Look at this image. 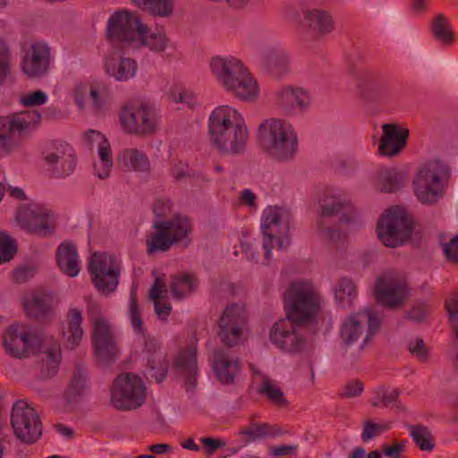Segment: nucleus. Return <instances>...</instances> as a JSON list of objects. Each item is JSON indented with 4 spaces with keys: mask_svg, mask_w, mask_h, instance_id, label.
Wrapping results in <instances>:
<instances>
[{
    "mask_svg": "<svg viewBox=\"0 0 458 458\" xmlns=\"http://www.w3.org/2000/svg\"><path fill=\"white\" fill-rule=\"evenodd\" d=\"M382 131L378 145L379 154L389 157L397 156L406 146L409 130L400 128L396 123H385Z\"/></svg>",
    "mask_w": 458,
    "mask_h": 458,
    "instance_id": "obj_20",
    "label": "nucleus"
},
{
    "mask_svg": "<svg viewBox=\"0 0 458 458\" xmlns=\"http://www.w3.org/2000/svg\"><path fill=\"white\" fill-rule=\"evenodd\" d=\"M85 301L87 303V313L92 322V330H95L98 325L110 326L108 321L102 316L100 305L91 296L85 297Z\"/></svg>",
    "mask_w": 458,
    "mask_h": 458,
    "instance_id": "obj_52",
    "label": "nucleus"
},
{
    "mask_svg": "<svg viewBox=\"0 0 458 458\" xmlns=\"http://www.w3.org/2000/svg\"><path fill=\"white\" fill-rule=\"evenodd\" d=\"M363 383L360 380H353L347 383L343 387L341 396L344 398H352L359 396L363 392Z\"/></svg>",
    "mask_w": 458,
    "mask_h": 458,
    "instance_id": "obj_62",
    "label": "nucleus"
},
{
    "mask_svg": "<svg viewBox=\"0 0 458 458\" xmlns=\"http://www.w3.org/2000/svg\"><path fill=\"white\" fill-rule=\"evenodd\" d=\"M242 120L237 110L228 106H218L211 113L208 120L209 135H215Z\"/></svg>",
    "mask_w": 458,
    "mask_h": 458,
    "instance_id": "obj_27",
    "label": "nucleus"
},
{
    "mask_svg": "<svg viewBox=\"0 0 458 458\" xmlns=\"http://www.w3.org/2000/svg\"><path fill=\"white\" fill-rule=\"evenodd\" d=\"M16 221L22 229L40 237L52 235L55 229L53 212L38 203L21 206Z\"/></svg>",
    "mask_w": 458,
    "mask_h": 458,
    "instance_id": "obj_10",
    "label": "nucleus"
},
{
    "mask_svg": "<svg viewBox=\"0 0 458 458\" xmlns=\"http://www.w3.org/2000/svg\"><path fill=\"white\" fill-rule=\"evenodd\" d=\"M146 30L140 20L126 11L115 12L107 22V38L115 43L137 46Z\"/></svg>",
    "mask_w": 458,
    "mask_h": 458,
    "instance_id": "obj_12",
    "label": "nucleus"
},
{
    "mask_svg": "<svg viewBox=\"0 0 458 458\" xmlns=\"http://www.w3.org/2000/svg\"><path fill=\"white\" fill-rule=\"evenodd\" d=\"M249 138L244 120L210 136L212 143L223 153L237 155L242 152Z\"/></svg>",
    "mask_w": 458,
    "mask_h": 458,
    "instance_id": "obj_16",
    "label": "nucleus"
},
{
    "mask_svg": "<svg viewBox=\"0 0 458 458\" xmlns=\"http://www.w3.org/2000/svg\"><path fill=\"white\" fill-rule=\"evenodd\" d=\"M27 315L39 318L47 315L53 309V299L46 293H33L24 301Z\"/></svg>",
    "mask_w": 458,
    "mask_h": 458,
    "instance_id": "obj_34",
    "label": "nucleus"
},
{
    "mask_svg": "<svg viewBox=\"0 0 458 458\" xmlns=\"http://www.w3.org/2000/svg\"><path fill=\"white\" fill-rule=\"evenodd\" d=\"M409 286L404 279L391 278L387 282L380 279L375 289L377 301L385 307L397 308L408 295Z\"/></svg>",
    "mask_w": 458,
    "mask_h": 458,
    "instance_id": "obj_19",
    "label": "nucleus"
},
{
    "mask_svg": "<svg viewBox=\"0 0 458 458\" xmlns=\"http://www.w3.org/2000/svg\"><path fill=\"white\" fill-rule=\"evenodd\" d=\"M335 297L343 306H351L357 297V286L347 277L341 278L335 288Z\"/></svg>",
    "mask_w": 458,
    "mask_h": 458,
    "instance_id": "obj_45",
    "label": "nucleus"
},
{
    "mask_svg": "<svg viewBox=\"0 0 458 458\" xmlns=\"http://www.w3.org/2000/svg\"><path fill=\"white\" fill-rule=\"evenodd\" d=\"M89 273L96 289L104 294L116 291L121 275V266L116 258L105 252L91 255Z\"/></svg>",
    "mask_w": 458,
    "mask_h": 458,
    "instance_id": "obj_8",
    "label": "nucleus"
},
{
    "mask_svg": "<svg viewBox=\"0 0 458 458\" xmlns=\"http://www.w3.org/2000/svg\"><path fill=\"white\" fill-rule=\"evenodd\" d=\"M276 106L288 116L302 113L310 104V96L300 87L283 86L276 92Z\"/></svg>",
    "mask_w": 458,
    "mask_h": 458,
    "instance_id": "obj_18",
    "label": "nucleus"
},
{
    "mask_svg": "<svg viewBox=\"0 0 458 458\" xmlns=\"http://www.w3.org/2000/svg\"><path fill=\"white\" fill-rule=\"evenodd\" d=\"M284 308L287 318L303 326L310 323L319 312L320 297L311 286L295 282L286 291Z\"/></svg>",
    "mask_w": 458,
    "mask_h": 458,
    "instance_id": "obj_3",
    "label": "nucleus"
},
{
    "mask_svg": "<svg viewBox=\"0 0 458 458\" xmlns=\"http://www.w3.org/2000/svg\"><path fill=\"white\" fill-rule=\"evenodd\" d=\"M281 216L282 210L277 208L267 209L263 216V248L266 250L265 259L267 260H269L271 257V250L274 248L273 242L276 233L275 228L281 223Z\"/></svg>",
    "mask_w": 458,
    "mask_h": 458,
    "instance_id": "obj_29",
    "label": "nucleus"
},
{
    "mask_svg": "<svg viewBox=\"0 0 458 458\" xmlns=\"http://www.w3.org/2000/svg\"><path fill=\"white\" fill-rule=\"evenodd\" d=\"M430 311V306L425 301H416L406 312L405 318L415 323L423 322Z\"/></svg>",
    "mask_w": 458,
    "mask_h": 458,
    "instance_id": "obj_54",
    "label": "nucleus"
},
{
    "mask_svg": "<svg viewBox=\"0 0 458 458\" xmlns=\"http://www.w3.org/2000/svg\"><path fill=\"white\" fill-rule=\"evenodd\" d=\"M47 100V94L41 89L25 94L21 97V103L24 106H36L44 105Z\"/></svg>",
    "mask_w": 458,
    "mask_h": 458,
    "instance_id": "obj_57",
    "label": "nucleus"
},
{
    "mask_svg": "<svg viewBox=\"0 0 458 458\" xmlns=\"http://www.w3.org/2000/svg\"><path fill=\"white\" fill-rule=\"evenodd\" d=\"M168 363H157L154 360H148L147 375L149 378L155 379L157 383L163 382L167 375Z\"/></svg>",
    "mask_w": 458,
    "mask_h": 458,
    "instance_id": "obj_55",
    "label": "nucleus"
},
{
    "mask_svg": "<svg viewBox=\"0 0 458 458\" xmlns=\"http://www.w3.org/2000/svg\"><path fill=\"white\" fill-rule=\"evenodd\" d=\"M106 72L118 81H126L133 78L137 72L138 65L131 58H122L117 60L114 57H108L105 63Z\"/></svg>",
    "mask_w": 458,
    "mask_h": 458,
    "instance_id": "obj_31",
    "label": "nucleus"
},
{
    "mask_svg": "<svg viewBox=\"0 0 458 458\" xmlns=\"http://www.w3.org/2000/svg\"><path fill=\"white\" fill-rule=\"evenodd\" d=\"M244 64L238 58L229 56H215L210 60V69L216 81L225 89L231 86L232 81L240 75Z\"/></svg>",
    "mask_w": 458,
    "mask_h": 458,
    "instance_id": "obj_22",
    "label": "nucleus"
},
{
    "mask_svg": "<svg viewBox=\"0 0 458 458\" xmlns=\"http://www.w3.org/2000/svg\"><path fill=\"white\" fill-rule=\"evenodd\" d=\"M358 314H362L366 318V327L368 330V335H369L370 341L374 335L379 330L381 327V321L379 318L370 310L359 312Z\"/></svg>",
    "mask_w": 458,
    "mask_h": 458,
    "instance_id": "obj_61",
    "label": "nucleus"
},
{
    "mask_svg": "<svg viewBox=\"0 0 458 458\" xmlns=\"http://www.w3.org/2000/svg\"><path fill=\"white\" fill-rule=\"evenodd\" d=\"M353 210L352 206L339 201H332L329 204L322 205L321 216L329 217L333 216L341 215L340 220L344 223H349L352 220Z\"/></svg>",
    "mask_w": 458,
    "mask_h": 458,
    "instance_id": "obj_48",
    "label": "nucleus"
},
{
    "mask_svg": "<svg viewBox=\"0 0 458 458\" xmlns=\"http://www.w3.org/2000/svg\"><path fill=\"white\" fill-rule=\"evenodd\" d=\"M388 424H378L375 423L370 420H368L364 422L363 431L361 433V439L364 442H368L376 437L379 436L381 433L388 430Z\"/></svg>",
    "mask_w": 458,
    "mask_h": 458,
    "instance_id": "obj_56",
    "label": "nucleus"
},
{
    "mask_svg": "<svg viewBox=\"0 0 458 458\" xmlns=\"http://www.w3.org/2000/svg\"><path fill=\"white\" fill-rule=\"evenodd\" d=\"M407 348L411 353L416 356L420 360L426 361L428 358V351L422 338L418 337L408 343Z\"/></svg>",
    "mask_w": 458,
    "mask_h": 458,
    "instance_id": "obj_58",
    "label": "nucleus"
},
{
    "mask_svg": "<svg viewBox=\"0 0 458 458\" xmlns=\"http://www.w3.org/2000/svg\"><path fill=\"white\" fill-rule=\"evenodd\" d=\"M169 96L174 103L185 104L190 107L194 105V98L185 89L173 88L170 89Z\"/></svg>",
    "mask_w": 458,
    "mask_h": 458,
    "instance_id": "obj_60",
    "label": "nucleus"
},
{
    "mask_svg": "<svg viewBox=\"0 0 458 458\" xmlns=\"http://www.w3.org/2000/svg\"><path fill=\"white\" fill-rule=\"evenodd\" d=\"M49 55L47 45L41 42L32 44L21 62L22 71L30 78L43 76L49 69Z\"/></svg>",
    "mask_w": 458,
    "mask_h": 458,
    "instance_id": "obj_21",
    "label": "nucleus"
},
{
    "mask_svg": "<svg viewBox=\"0 0 458 458\" xmlns=\"http://www.w3.org/2000/svg\"><path fill=\"white\" fill-rule=\"evenodd\" d=\"M129 315L133 329L139 334H143L145 328L143 326V320L140 314L137 293L135 289H132L130 294Z\"/></svg>",
    "mask_w": 458,
    "mask_h": 458,
    "instance_id": "obj_51",
    "label": "nucleus"
},
{
    "mask_svg": "<svg viewBox=\"0 0 458 458\" xmlns=\"http://www.w3.org/2000/svg\"><path fill=\"white\" fill-rule=\"evenodd\" d=\"M259 142L263 151L277 162L293 160L298 152V136L285 120L269 118L259 127Z\"/></svg>",
    "mask_w": 458,
    "mask_h": 458,
    "instance_id": "obj_2",
    "label": "nucleus"
},
{
    "mask_svg": "<svg viewBox=\"0 0 458 458\" xmlns=\"http://www.w3.org/2000/svg\"><path fill=\"white\" fill-rule=\"evenodd\" d=\"M56 259L60 269L71 277L76 276L80 270L77 249L72 242H64L56 250Z\"/></svg>",
    "mask_w": 458,
    "mask_h": 458,
    "instance_id": "obj_28",
    "label": "nucleus"
},
{
    "mask_svg": "<svg viewBox=\"0 0 458 458\" xmlns=\"http://www.w3.org/2000/svg\"><path fill=\"white\" fill-rule=\"evenodd\" d=\"M175 367L178 372L183 377L185 384L189 388H194L197 384L199 369L197 365V348L190 346L182 351L175 360Z\"/></svg>",
    "mask_w": 458,
    "mask_h": 458,
    "instance_id": "obj_25",
    "label": "nucleus"
},
{
    "mask_svg": "<svg viewBox=\"0 0 458 458\" xmlns=\"http://www.w3.org/2000/svg\"><path fill=\"white\" fill-rule=\"evenodd\" d=\"M258 393L266 396L267 399L276 407H286L289 403L283 391L267 376H262Z\"/></svg>",
    "mask_w": 458,
    "mask_h": 458,
    "instance_id": "obj_38",
    "label": "nucleus"
},
{
    "mask_svg": "<svg viewBox=\"0 0 458 458\" xmlns=\"http://www.w3.org/2000/svg\"><path fill=\"white\" fill-rule=\"evenodd\" d=\"M146 399V386L140 377L132 373L119 375L111 388V403L116 410L136 409Z\"/></svg>",
    "mask_w": 458,
    "mask_h": 458,
    "instance_id": "obj_7",
    "label": "nucleus"
},
{
    "mask_svg": "<svg viewBox=\"0 0 458 458\" xmlns=\"http://www.w3.org/2000/svg\"><path fill=\"white\" fill-rule=\"evenodd\" d=\"M87 389L86 371L77 367L73 372L69 386L65 392L66 399L69 403L75 402Z\"/></svg>",
    "mask_w": 458,
    "mask_h": 458,
    "instance_id": "obj_46",
    "label": "nucleus"
},
{
    "mask_svg": "<svg viewBox=\"0 0 458 458\" xmlns=\"http://www.w3.org/2000/svg\"><path fill=\"white\" fill-rule=\"evenodd\" d=\"M82 313L79 309H69L62 322V335L70 349H75L81 343L84 332L81 327Z\"/></svg>",
    "mask_w": 458,
    "mask_h": 458,
    "instance_id": "obj_23",
    "label": "nucleus"
},
{
    "mask_svg": "<svg viewBox=\"0 0 458 458\" xmlns=\"http://www.w3.org/2000/svg\"><path fill=\"white\" fill-rule=\"evenodd\" d=\"M95 359L100 366L110 365L117 360L120 349L110 326L98 325L92 330Z\"/></svg>",
    "mask_w": 458,
    "mask_h": 458,
    "instance_id": "obj_15",
    "label": "nucleus"
},
{
    "mask_svg": "<svg viewBox=\"0 0 458 458\" xmlns=\"http://www.w3.org/2000/svg\"><path fill=\"white\" fill-rule=\"evenodd\" d=\"M296 326L287 318L276 322L270 329V341L284 352L290 353L301 352L306 346V339L298 332Z\"/></svg>",
    "mask_w": 458,
    "mask_h": 458,
    "instance_id": "obj_14",
    "label": "nucleus"
},
{
    "mask_svg": "<svg viewBox=\"0 0 458 458\" xmlns=\"http://www.w3.org/2000/svg\"><path fill=\"white\" fill-rule=\"evenodd\" d=\"M44 160L51 176L65 177L73 173L76 160L74 150L67 143H58L44 153Z\"/></svg>",
    "mask_w": 458,
    "mask_h": 458,
    "instance_id": "obj_17",
    "label": "nucleus"
},
{
    "mask_svg": "<svg viewBox=\"0 0 458 458\" xmlns=\"http://www.w3.org/2000/svg\"><path fill=\"white\" fill-rule=\"evenodd\" d=\"M430 31L434 38L444 47H450L454 42V33L449 20L444 14H437L432 21Z\"/></svg>",
    "mask_w": 458,
    "mask_h": 458,
    "instance_id": "obj_35",
    "label": "nucleus"
},
{
    "mask_svg": "<svg viewBox=\"0 0 458 458\" xmlns=\"http://www.w3.org/2000/svg\"><path fill=\"white\" fill-rule=\"evenodd\" d=\"M400 391L398 389H388L379 386L375 390L374 395L370 400L373 407H389L393 405L394 408L403 411V408L399 402Z\"/></svg>",
    "mask_w": 458,
    "mask_h": 458,
    "instance_id": "obj_40",
    "label": "nucleus"
},
{
    "mask_svg": "<svg viewBox=\"0 0 458 458\" xmlns=\"http://www.w3.org/2000/svg\"><path fill=\"white\" fill-rule=\"evenodd\" d=\"M198 286L197 278L191 274H178L172 276L170 290L176 299H182L191 294Z\"/></svg>",
    "mask_w": 458,
    "mask_h": 458,
    "instance_id": "obj_37",
    "label": "nucleus"
},
{
    "mask_svg": "<svg viewBox=\"0 0 458 458\" xmlns=\"http://www.w3.org/2000/svg\"><path fill=\"white\" fill-rule=\"evenodd\" d=\"M100 165H103V169L98 174V178L105 179L109 176L111 167L113 166L112 151L109 142L105 143L98 148Z\"/></svg>",
    "mask_w": 458,
    "mask_h": 458,
    "instance_id": "obj_53",
    "label": "nucleus"
},
{
    "mask_svg": "<svg viewBox=\"0 0 458 458\" xmlns=\"http://www.w3.org/2000/svg\"><path fill=\"white\" fill-rule=\"evenodd\" d=\"M117 165L123 171L145 173L150 170V162L145 152L138 148H124L116 158Z\"/></svg>",
    "mask_w": 458,
    "mask_h": 458,
    "instance_id": "obj_26",
    "label": "nucleus"
},
{
    "mask_svg": "<svg viewBox=\"0 0 458 458\" xmlns=\"http://www.w3.org/2000/svg\"><path fill=\"white\" fill-rule=\"evenodd\" d=\"M160 223L168 227V233L174 244L186 238L192 229L190 219L181 216H176L170 220L160 221Z\"/></svg>",
    "mask_w": 458,
    "mask_h": 458,
    "instance_id": "obj_39",
    "label": "nucleus"
},
{
    "mask_svg": "<svg viewBox=\"0 0 458 458\" xmlns=\"http://www.w3.org/2000/svg\"><path fill=\"white\" fill-rule=\"evenodd\" d=\"M405 174L395 169L381 173L379 179L380 190L385 192H394L401 189L405 182Z\"/></svg>",
    "mask_w": 458,
    "mask_h": 458,
    "instance_id": "obj_47",
    "label": "nucleus"
},
{
    "mask_svg": "<svg viewBox=\"0 0 458 458\" xmlns=\"http://www.w3.org/2000/svg\"><path fill=\"white\" fill-rule=\"evenodd\" d=\"M137 46H147L150 50L162 52L165 49L167 46L168 39L166 38L165 34L162 33H153L150 35H147V30L142 32Z\"/></svg>",
    "mask_w": 458,
    "mask_h": 458,
    "instance_id": "obj_49",
    "label": "nucleus"
},
{
    "mask_svg": "<svg viewBox=\"0 0 458 458\" xmlns=\"http://www.w3.org/2000/svg\"><path fill=\"white\" fill-rule=\"evenodd\" d=\"M264 65L272 72L282 73L288 69L289 55L279 48H269L261 54Z\"/></svg>",
    "mask_w": 458,
    "mask_h": 458,
    "instance_id": "obj_36",
    "label": "nucleus"
},
{
    "mask_svg": "<svg viewBox=\"0 0 458 458\" xmlns=\"http://www.w3.org/2000/svg\"><path fill=\"white\" fill-rule=\"evenodd\" d=\"M380 242L388 248L405 244L415 233V222L403 209L389 208L378 220L377 226Z\"/></svg>",
    "mask_w": 458,
    "mask_h": 458,
    "instance_id": "obj_4",
    "label": "nucleus"
},
{
    "mask_svg": "<svg viewBox=\"0 0 458 458\" xmlns=\"http://www.w3.org/2000/svg\"><path fill=\"white\" fill-rule=\"evenodd\" d=\"M170 174L173 178L178 182H182L190 180L193 184H200L201 182H208L210 180L206 178L201 173H197L189 168L187 164L178 161L174 163L171 169Z\"/></svg>",
    "mask_w": 458,
    "mask_h": 458,
    "instance_id": "obj_44",
    "label": "nucleus"
},
{
    "mask_svg": "<svg viewBox=\"0 0 458 458\" xmlns=\"http://www.w3.org/2000/svg\"><path fill=\"white\" fill-rule=\"evenodd\" d=\"M39 344L36 334L19 324L9 326L3 335L4 351L14 359L29 357L38 348Z\"/></svg>",
    "mask_w": 458,
    "mask_h": 458,
    "instance_id": "obj_13",
    "label": "nucleus"
},
{
    "mask_svg": "<svg viewBox=\"0 0 458 458\" xmlns=\"http://www.w3.org/2000/svg\"><path fill=\"white\" fill-rule=\"evenodd\" d=\"M248 329V313L240 303L227 305L220 315L217 335L224 347L214 350L212 364L216 377L223 384H232L239 371L240 360L230 351L243 342Z\"/></svg>",
    "mask_w": 458,
    "mask_h": 458,
    "instance_id": "obj_1",
    "label": "nucleus"
},
{
    "mask_svg": "<svg viewBox=\"0 0 458 458\" xmlns=\"http://www.w3.org/2000/svg\"><path fill=\"white\" fill-rule=\"evenodd\" d=\"M143 11L154 16L169 17L174 13L172 0H132Z\"/></svg>",
    "mask_w": 458,
    "mask_h": 458,
    "instance_id": "obj_42",
    "label": "nucleus"
},
{
    "mask_svg": "<svg viewBox=\"0 0 458 458\" xmlns=\"http://www.w3.org/2000/svg\"><path fill=\"white\" fill-rule=\"evenodd\" d=\"M443 250L449 261L458 264V235H454L443 244Z\"/></svg>",
    "mask_w": 458,
    "mask_h": 458,
    "instance_id": "obj_63",
    "label": "nucleus"
},
{
    "mask_svg": "<svg viewBox=\"0 0 458 458\" xmlns=\"http://www.w3.org/2000/svg\"><path fill=\"white\" fill-rule=\"evenodd\" d=\"M319 234L321 238L325 241L332 242L338 246L341 242H344L345 235L344 233L339 230L333 229L330 227H319Z\"/></svg>",
    "mask_w": 458,
    "mask_h": 458,
    "instance_id": "obj_59",
    "label": "nucleus"
},
{
    "mask_svg": "<svg viewBox=\"0 0 458 458\" xmlns=\"http://www.w3.org/2000/svg\"><path fill=\"white\" fill-rule=\"evenodd\" d=\"M361 93L368 100L382 101L390 96L391 88L385 81L373 79L364 85Z\"/></svg>",
    "mask_w": 458,
    "mask_h": 458,
    "instance_id": "obj_43",
    "label": "nucleus"
},
{
    "mask_svg": "<svg viewBox=\"0 0 458 458\" xmlns=\"http://www.w3.org/2000/svg\"><path fill=\"white\" fill-rule=\"evenodd\" d=\"M342 356L352 365L369 343L366 318L362 314H352L342 323L339 332Z\"/></svg>",
    "mask_w": 458,
    "mask_h": 458,
    "instance_id": "obj_6",
    "label": "nucleus"
},
{
    "mask_svg": "<svg viewBox=\"0 0 458 458\" xmlns=\"http://www.w3.org/2000/svg\"><path fill=\"white\" fill-rule=\"evenodd\" d=\"M153 228L156 231L150 233L146 240L148 253L167 251L174 244L168 233V227L159 221L154 224Z\"/></svg>",
    "mask_w": 458,
    "mask_h": 458,
    "instance_id": "obj_32",
    "label": "nucleus"
},
{
    "mask_svg": "<svg viewBox=\"0 0 458 458\" xmlns=\"http://www.w3.org/2000/svg\"><path fill=\"white\" fill-rule=\"evenodd\" d=\"M123 129L129 134L147 137L154 134L158 128V114L151 104L133 100L126 104L120 112Z\"/></svg>",
    "mask_w": 458,
    "mask_h": 458,
    "instance_id": "obj_5",
    "label": "nucleus"
},
{
    "mask_svg": "<svg viewBox=\"0 0 458 458\" xmlns=\"http://www.w3.org/2000/svg\"><path fill=\"white\" fill-rule=\"evenodd\" d=\"M231 84L225 89L242 100L251 101L259 94L258 83L246 67L240 72V75H236Z\"/></svg>",
    "mask_w": 458,
    "mask_h": 458,
    "instance_id": "obj_24",
    "label": "nucleus"
},
{
    "mask_svg": "<svg viewBox=\"0 0 458 458\" xmlns=\"http://www.w3.org/2000/svg\"><path fill=\"white\" fill-rule=\"evenodd\" d=\"M297 450V445H282L276 446H270L268 449L269 454L275 457L295 455Z\"/></svg>",
    "mask_w": 458,
    "mask_h": 458,
    "instance_id": "obj_64",
    "label": "nucleus"
},
{
    "mask_svg": "<svg viewBox=\"0 0 458 458\" xmlns=\"http://www.w3.org/2000/svg\"><path fill=\"white\" fill-rule=\"evenodd\" d=\"M449 177L445 165H427L420 167L413 180V191L417 199L423 204H434L442 196L440 181Z\"/></svg>",
    "mask_w": 458,
    "mask_h": 458,
    "instance_id": "obj_11",
    "label": "nucleus"
},
{
    "mask_svg": "<svg viewBox=\"0 0 458 458\" xmlns=\"http://www.w3.org/2000/svg\"><path fill=\"white\" fill-rule=\"evenodd\" d=\"M304 25L313 33L325 35L334 30L333 19L328 13L320 9H307L303 12Z\"/></svg>",
    "mask_w": 458,
    "mask_h": 458,
    "instance_id": "obj_30",
    "label": "nucleus"
},
{
    "mask_svg": "<svg viewBox=\"0 0 458 458\" xmlns=\"http://www.w3.org/2000/svg\"><path fill=\"white\" fill-rule=\"evenodd\" d=\"M14 436L22 443H36L42 435V423L38 411L24 400L14 403L11 412Z\"/></svg>",
    "mask_w": 458,
    "mask_h": 458,
    "instance_id": "obj_9",
    "label": "nucleus"
},
{
    "mask_svg": "<svg viewBox=\"0 0 458 458\" xmlns=\"http://www.w3.org/2000/svg\"><path fill=\"white\" fill-rule=\"evenodd\" d=\"M409 433L416 444L421 450L430 452L435 447V439L428 427L421 424L408 426Z\"/></svg>",
    "mask_w": 458,
    "mask_h": 458,
    "instance_id": "obj_41",
    "label": "nucleus"
},
{
    "mask_svg": "<svg viewBox=\"0 0 458 458\" xmlns=\"http://www.w3.org/2000/svg\"><path fill=\"white\" fill-rule=\"evenodd\" d=\"M16 252V241L5 233L0 232V264L13 259Z\"/></svg>",
    "mask_w": 458,
    "mask_h": 458,
    "instance_id": "obj_50",
    "label": "nucleus"
},
{
    "mask_svg": "<svg viewBox=\"0 0 458 458\" xmlns=\"http://www.w3.org/2000/svg\"><path fill=\"white\" fill-rule=\"evenodd\" d=\"M283 429L277 425L251 422L250 427L242 429L241 434L246 437L245 443L250 444L262 438H274L284 435Z\"/></svg>",
    "mask_w": 458,
    "mask_h": 458,
    "instance_id": "obj_33",
    "label": "nucleus"
}]
</instances>
